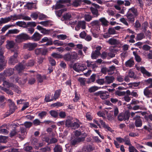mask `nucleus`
<instances>
[{
  "mask_svg": "<svg viewBox=\"0 0 152 152\" xmlns=\"http://www.w3.org/2000/svg\"><path fill=\"white\" fill-rule=\"evenodd\" d=\"M14 72V69L10 68L4 71V73L6 76H10Z\"/></svg>",
  "mask_w": 152,
  "mask_h": 152,
  "instance_id": "obj_32",
  "label": "nucleus"
},
{
  "mask_svg": "<svg viewBox=\"0 0 152 152\" xmlns=\"http://www.w3.org/2000/svg\"><path fill=\"white\" fill-rule=\"evenodd\" d=\"M0 89L4 91L6 93L10 95H12L13 94V92L9 89H7L6 88L0 86Z\"/></svg>",
  "mask_w": 152,
  "mask_h": 152,
  "instance_id": "obj_35",
  "label": "nucleus"
},
{
  "mask_svg": "<svg viewBox=\"0 0 152 152\" xmlns=\"http://www.w3.org/2000/svg\"><path fill=\"white\" fill-rule=\"evenodd\" d=\"M98 88L96 86H93L90 88L88 89V91L90 93L94 92L97 90Z\"/></svg>",
  "mask_w": 152,
  "mask_h": 152,
  "instance_id": "obj_53",
  "label": "nucleus"
},
{
  "mask_svg": "<svg viewBox=\"0 0 152 152\" xmlns=\"http://www.w3.org/2000/svg\"><path fill=\"white\" fill-rule=\"evenodd\" d=\"M94 123L97 124L99 128H101V125L104 129H107L108 131L111 132L112 129L108 126L106 124L105 122H104L101 119H99L98 120L94 119L93 120Z\"/></svg>",
  "mask_w": 152,
  "mask_h": 152,
  "instance_id": "obj_2",
  "label": "nucleus"
},
{
  "mask_svg": "<svg viewBox=\"0 0 152 152\" xmlns=\"http://www.w3.org/2000/svg\"><path fill=\"white\" fill-rule=\"evenodd\" d=\"M84 17L86 21L89 22L92 20L94 17L89 14H86L84 15Z\"/></svg>",
  "mask_w": 152,
  "mask_h": 152,
  "instance_id": "obj_31",
  "label": "nucleus"
},
{
  "mask_svg": "<svg viewBox=\"0 0 152 152\" xmlns=\"http://www.w3.org/2000/svg\"><path fill=\"white\" fill-rule=\"evenodd\" d=\"M83 151L85 152H89L91 151V147L90 145H86L83 147Z\"/></svg>",
  "mask_w": 152,
  "mask_h": 152,
  "instance_id": "obj_49",
  "label": "nucleus"
},
{
  "mask_svg": "<svg viewBox=\"0 0 152 152\" xmlns=\"http://www.w3.org/2000/svg\"><path fill=\"white\" fill-rule=\"evenodd\" d=\"M70 59L71 61H75L78 58V55L76 52L74 51L70 53Z\"/></svg>",
  "mask_w": 152,
  "mask_h": 152,
  "instance_id": "obj_24",
  "label": "nucleus"
},
{
  "mask_svg": "<svg viewBox=\"0 0 152 152\" xmlns=\"http://www.w3.org/2000/svg\"><path fill=\"white\" fill-rule=\"evenodd\" d=\"M7 44L6 45V48L8 49H12L15 50H12V51L14 52H16L17 49L18 48L16 46L15 42L13 40H7L6 42Z\"/></svg>",
  "mask_w": 152,
  "mask_h": 152,
  "instance_id": "obj_4",
  "label": "nucleus"
},
{
  "mask_svg": "<svg viewBox=\"0 0 152 152\" xmlns=\"http://www.w3.org/2000/svg\"><path fill=\"white\" fill-rule=\"evenodd\" d=\"M42 37V35L37 32H35L31 37V39L34 41L37 42L39 41Z\"/></svg>",
  "mask_w": 152,
  "mask_h": 152,
  "instance_id": "obj_12",
  "label": "nucleus"
},
{
  "mask_svg": "<svg viewBox=\"0 0 152 152\" xmlns=\"http://www.w3.org/2000/svg\"><path fill=\"white\" fill-rule=\"evenodd\" d=\"M16 25L21 27H26V22L24 21H18L16 23Z\"/></svg>",
  "mask_w": 152,
  "mask_h": 152,
  "instance_id": "obj_48",
  "label": "nucleus"
},
{
  "mask_svg": "<svg viewBox=\"0 0 152 152\" xmlns=\"http://www.w3.org/2000/svg\"><path fill=\"white\" fill-rule=\"evenodd\" d=\"M133 54L134 56L136 61L139 62H140L141 60V58L140 56L137 55L136 53L134 51L133 52Z\"/></svg>",
  "mask_w": 152,
  "mask_h": 152,
  "instance_id": "obj_52",
  "label": "nucleus"
},
{
  "mask_svg": "<svg viewBox=\"0 0 152 152\" xmlns=\"http://www.w3.org/2000/svg\"><path fill=\"white\" fill-rule=\"evenodd\" d=\"M81 123L80 122L79 120L77 119H76V121L72 123L71 126V128L72 129H75L78 128Z\"/></svg>",
  "mask_w": 152,
  "mask_h": 152,
  "instance_id": "obj_19",
  "label": "nucleus"
},
{
  "mask_svg": "<svg viewBox=\"0 0 152 152\" xmlns=\"http://www.w3.org/2000/svg\"><path fill=\"white\" fill-rule=\"evenodd\" d=\"M134 61L131 59L127 61L125 63V66L126 67H131L134 65Z\"/></svg>",
  "mask_w": 152,
  "mask_h": 152,
  "instance_id": "obj_28",
  "label": "nucleus"
},
{
  "mask_svg": "<svg viewBox=\"0 0 152 152\" xmlns=\"http://www.w3.org/2000/svg\"><path fill=\"white\" fill-rule=\"evenodd\" d=\"M16 93L19 94L21 92V91L20 88L17 86L13 85V86L11 88Z\"/></svg>",
  "mask_w": 152,
  "mask_h": 152,
  "instance_id": "obj_38",
  "label": "nucleus"
},
{
  "mask_svg": "<svg viewBox=\"0 0 152 152\" xmlns=\"http://www.w3.org/2000/svg\"><path fill=\"white\" fill-rule=\"evenodd\" d=\"M86 117L87 120L88 121H91L93 118L90 112H87L86 113Z\"/></svg>",
  "mask_w": 152,
  "mask_h": 152,
  "instance_id": "obj_57",
  "label": "nucleus"
},
{
  "mask_svg": "<svg viewBox=\"0 0 152 152\" xmlns=\"http://www.w3.org/2000/svg\"><path fill=\"white\" fill-rule=\"evenodd\" d=\"M107 42L111 45H116L119 43V42L116 39L111 38L109 39Z\"/></svg>",
  "mask_w": 152,
  "mask_h": 152,
  "instance_id": "obj_20",
  "label": "nucleus"
},
{
  "mask_svg": "<svg viewBox=\"0 0 152 152\" xmlns=\"http://www.w3.org/2000/svg\"><path fill=\"white\" fill-rule=\"evenodd\" d=\"M14 84L12 83H10L6 81H3L2 85L3 87L9 88H12Z\"/></svg>",
  "mask_w": 152,
  "mask_h": 152,
  "instance_id": "obj_33",
  "label": "nucleus"
},
{
  "mask_svg": "<svg viewBox=\"0 0 152 152\" xmlns=\"http://www.w3.org/2000/svg\"><path fill=\"white\" fill-rule=\"evenodd\" d=\"M130 114L129 112H126L125 113H120L118 115V120L121 121L124 120H128Z\"/></svg>",
  "mask_w": 152,
  "mask_h": 152,
  "instance_id": "obj_6",
  "label": "nucleus"
},
{
  "mask_svg": "<svg viewBox=\"0 0 152 152\" xmlns=\"http://www.w3.org/2000/svg\"><path fill=\"white\" fill-rule=\"evenodd\" d=\"M54 152H62V148L61 146L57 145L54 148Z\"/></svg>",
  "mask_w": 152,
  "mask_h": 152,
  "instance_id": "obj_54",
  "label": "nucleus"
},
{
  "mask_svg": "<svg viewBox=\"0 0 152 152\" xmlns=\"http://www.w3.org/2000/svg\"><path fill=\"white\" fill-rule=\"evenodd\" d=\"M26 7L29 9H31L32 8L37 9L36 5L33 3L28 2L26 4Z\"/></svg>",
  "mask_w": 152,
  "mask_h": 152,
  "instance_id": "obj_37",
  "label": "nucleus"
},
{
  "mask_svg": "<svg viewBox=\"0 0 152 152\" xmlns=\"http://www.w3.org/2000/svg\"><path fill=\"white\" fill-rule=\"evenodd\" d=\"M108 32L110 34H115L116 31L113 28L110 27L108 28Z\"/></svg>",
  "mask_w": 152,
  "mask_h": 152,
  "instance_id": "obj_62",
  "label": "nucleus"
},
{
  "mask_svg": "<svg viewBox=\"0 0 152 152\" xmlns=\"http://www.w3.org/2000/svg\"><path fill=\"white\" fill-rule=\"evenodd\" d=\"M148 26V23L145 22L142 25V29L144 31H145L147 30Z\"/></svg>",
  "mask_w": 152,
  "mask_h": 152,
  "instance_id": "obj_60",
  "label": "nucleus"
},
{
  "mask_svg": "<svg viewBox=\"0 0 152 152\" xmlns=\"http://www.w3.org/2000/svg\"><path fill=\"white\" fill-rule=\"evenodd\" d=\"M53 43L55 45H57L58 46L64 45L65 44V43H64L63 41H60L57 40L54 41Z\"/></svg>",
  "mask_w": 152,
  "mask_h": 152,
  "instance_id": "obj_42",
  "label": "nucleus"
},
{
  "mask_svg": "<svg viewBox=\"0 0 152 152\" xmlns=\"http://www.w3.org/2000/svg\"><path fill=\"white\" fill-rule=\"evenodd\" d=\"M37 28L40 31L41 33L44 34H48L49 31L46 30L45 28H42L40 26H37Z\"/></svg>",
  "mask_w": 152,
  "mask_h": 152,
  "instance_id": "obj_30",
  "label": "nucleus"
},
{
  "mask_svg": "<svg viewBox=\"0 0 152 152\" xmlns=\"http://www.w3.org/2000/svg\"><path fill=\"white\" fill-rule=\"evenodd\" d=\"M86 63L87 64V66L91 68L94 69L95 67H97V66L95 64L93 63V62H92L88 60L87 61Z\"/></svg>",
  "mask_w": 152,
  "mask_h": 152,
  "instance_id": "obj_29",
  "label": "nucleus"
},
{
  "mask_svg": "<svg viewBox=\"0 0 152 152\" xmlns=\"http://www.w3.org/2000/svg\"><path fill=\"white\" fill-rule=\"evenodd\" d=\"M51 95L50 93L46 95L45 99V100L46 102H50L53 100V98L52 96L51 98H50Z\"/></svg>",
  "mask_w": 152,
  "mask_h": 152,
  "instance_id": "obj_41",
  "label": "nucleus"
},
{
  "mask_svg": "<svg viewBox=\"0 0 152 152\" xmlns=\"http://www.w3.org/2000/svg\"><path fill=\"white\" fill-rule=\"evenodd\" d=\"M49 112L51 116L54 118H56L58 116V113L56 110H51Z\"/></svg>",
  "mask_w": 152,
  "mask_h": 152,
  "instance_id": "obj_43",
  "label": "nucleus"
},
{
  "mask_svg": "<svg viewBox=\"0 0 152 152\" xmlns=\"http://www.w3.org/2000/svg\"><path fill=\"white\" fill-rule=\"evenodd\" d=\"M85 138L84 137H81L75 138V139L71 141V144L72 145H75L78 142L83 141Z\"/></svg>",
  "mask_w": 152,
  "mask_h": 152,
  "instance_id": "obj_13",
  "label": "nucleus"
},
{
  "mask_svg": "<svg viewBox=\"0 0 152 152\" xmlns=\"http://www.w3.org/2000/svg\"><path fill=\"white\" fill-rule=\"evenodd\" d=\"M8 102H9L10 104H9L10 109H12V112H11V114L12 113L14 112L15 109L16 107L14 103L12 101L9 99L8 100Z\"/></svg>",
  "mask_w": 152,
  "mask_h": 152,
  "instance_id": "obj_39",
  "label": "nucleus"
},
{
  "mask_svg": "<svg viewBox=\"0 0 152 152\" xmlns=\"http://www.w3.org/2000/svg\"><path fill=\"white\" fill-rule=\"evenodd\" d=\"M52 22L51 21L47 20L40 22L39 23L44 26L47 27L51 26L52 25Z\"/></svg>",
  "mask_w": 152,
  "mask_h": 152,
  "instance_id": "obj_27",
  "label": "nucleus"
},
{
  "mask_svg": "<svg viewBox=\"0 0 152 152\" xmlns=\"http://www.w3.org/2000/svg\"><path fill=\"white\" fill-rule=\"evenodd\" d=\"M26 65L22 64V62L20 63L15 67L16 69L19 72H20L23 69L26 67Z\"/></svg>",
  "mask_w": 152,
  "mask_h": 152,
  "instance_id": "obj_21",
  "label": "nucleus"
},
{
  "mask_svg": "<svg viewBox=\"0 0 152 152\" xmlns=\"http://www.w3.org/2000/svg\"><path fill=\"white\" fill-rule=\"evenodd\" d=\"M90 10L93 15V17H97L99 15L98 11L97 9L91 7L90 8Z\"/></svg>",
  "mask_w": 152,
  "mask_h": 152,
  "instance_id": "obj_22",
  "label": "nucleus"
},
{
  "mask_svg": "<svg viewBox=\"0 0 152 152\" xmlns=\"http://www.w3.org/2000/svg\"><path fill=\"white\" fill-rule=\"evenodd\" d=\"M109 94L106 91H101L100 98L102 100L108 98Z\"/></svg>",
  "mask_w": 152,
  "mask_h": 152,
  "instance_id": "obj_18",
  "label": "nucleus"
},
{
  "mask_svg": "<svg viewBox=\"0 0 152 152\" xmlns=\"http://www.w3.org/2000/svg\"><path fill=\"white\" fill-rule=\"evenodd\" d=\"M81 2V0H75L73 3V5L77 7L80 4Z\"/></svg>",
  "mask_w": 152,
  "mask_h": 152,
  "instance_id": "obj_63",
  "label": "nucleus"
},
{
  "mask_svg": "<svg viewBox=\"0 0 152 152\" xmlns=\"http://www.w3.org/2000/svg\"><path fill=\"white\" fill-rule=\"evenodd\" d=\"M20 19H23L26 20H31L30 17L23 15H20Z\"/></svg>",
  "mask_w": 152,
  "mask_h": 152,
  "instance_id": "obj_55",
  "label": "nucleus"
},
{
  "mask_svg": "<svg viewBox=\"0 0 152 152\" xmlns=\"http://www.w3.org/2000/svg\"><path fill=\"white\" fill-rule=\"evenodd\" d=\"M20 31L18 29H15L10 30L8 31L7 33L6 34V35H7L9 34H16L18 33Z\"/></svg>",
  "mask_w": 152,
  "mask_h": 152,
  "instance_id": "obj_46",
  "label": "nucleus"
},
{
  "mask_svg": "<svg viewBox=\"0 0 152 152\" xmlns=\"http://www.w3.org/2000/svg\"><path fill=\"white\" fill-rule=\"evenodd\" d=\"M139 70H140L141 72L143 74L144 76H146L149 77L152 75L151 73L147 71L143 67H141L139 69Z\"/></svg>",
  "mask_w": 152,
  "mask_h": 152,
  "instance_id": "obj_15",
  "label": "nucleus"
},
{
  "mask_svg": "<svg viewBox=\"0 0 152 152\" xmlns=\"http://www.w3.org/2000/svg\"><path fill=\"white\" fill-rule=\"evenodd\" d=\"M99 21L101 22L103 26H107L108 25V21L104 18H102L99 19Z\"/></svg>",
  "mask_w": 152,
  "mask_h": 152,
  "instance_id": "obj_40",
  "label": "nucleus"
},
{
  "mask_svg": "<svg viewBox=\"0 0 152 152\" xmlns=\"http://www.w3.org/2000/svg\"><path fill=\"white\" fill-rule=\"evenodd\" d=\"M86 28V22L84 20L79 21L75 27V30H79L80 28L84 29Z\"/></svg>",
  "mask_w": 152,
  "mask_h": 152,
  "instance_id": "obj_8",
  "label": "nucleus"
},
{
  "mask_svg": "<svg viewBox=\"0 0 152 152\" xmlns=\"http://www.w3.org/2000/svg\"><path fill=\"white\" fill-rule=\"evenodd\" d=\"M105 79V83L110 84L113 82L114 77L113 76H106Z\"/></svg>",
  "mask_w": 152,
  "mask_h": 152,
  "instance_id": "obj_25",
  "label": "nucleus"
},
{
  "mask_svg": "<svg viewBox=\"0 0 152 152\" xmlns=\"http://www.w3.org/2000/svg\"><path fill=\"white\" fill-rule=\"evenodd\" d=\"M18 53L15 51L14 55L11 56L9 61V63L11 64L14 65L15 63L17 62V57L18 56Z\"/></svg>",
  "mask_w": 152,
  "mask_h": 152,
  "instance_id": "obj_10",
  "label": "nucleus"
},
{
  "mask_svg": "<svg viewBox=\"0 0 152 152\" xmlns=\"http://www.w3.org/2000/svg\"><path fill=\"white\" fill-rule=\"evenodd\" d=\"M65 2V1L64 0H60L57 1L55 9L57 10L64 8V4Z\"/></svg>",
  "mask_w": 152,
  "mask_h": 152,
  "instance_id": "obj_14",
  "label": "nucleus"
},
{
  "mask_svg": "<svg viewBox=\"0 0 152 152\" xmlns=\"http://www.w3.org/2000/svg\"><path fill=\"white\" fill-rule=\"evenodd\" d=\"M61 91L60 89H58L56 90L55 92L54 96H53V100H56L59 98L61 92Z\"/></svg>",
  "mask_w": 152,
  "mask_h": 152,
  "instance_id": "obj_26",
  "label": "nucleus"
},
{
  "mask_svg": "<svg viewBox=\"0 0 152 152\" xmlns=\"http://www.w3.org/2000/svg\"><path fill=\"white\" fill-rule=\"evenodd\" d=\"M26 134V129L23 127H21L20 128V132L18 133V136L20 138L23 139L24 138Z\"/></svg>",
  "mask_w": 152,
  "mask_h": 152,
  "instance_id": "obj_11",
  "label": "nucleus"
},
{
  "mask_svg": "<svg viewBox=\"0 0 152 152\" xmlns=\"http://www.w3.org/2000/svg\"><path fill=\"white\" fill-rule=\"evenodd\" d=\"M62 58H63L66 61H71L70 53L65 54L63 56Z\"/></svg>",
  "mask_w": 152,
  "mask_h": 152,
  "instance_id": "obj_44",
  "label": "nucleus"
},
{
  "mask_svg": "<svg viewBox=\"0 0 152 152\" xmlns=\"http://www.w3.org/2000/svg\"><path fill=\"white\" fill-rule=\"evenodd\" d=\"M38 16V12H34L31 13V17L34 20L37 19Z\"/></svg>",
  "mask_w": 152,
  "mask_h": 152,
  "instance_id": "obj_59",
  "label": "nucleus"
},
{
  "mask_svg": "<svg viewBox=\"0 0 152 152\" xmlns=\"http://www.w3.org/2000/svg\"><path fill=\"white\" fill-rule=\"evenodd\" d=\"M72 15L71 13H67L64 14L62 18L63 19V20H71Z\"/></svg>",
  "mask_w": 152,
  "mask_h": 152,
  "instance_id": "obj_36",
  "label": "nucleus"
},
{
  "mask_svg": "<svg viewBox=\"0 0 152 152\" xmlns=\"http://www.w3.org/2000/svg\"><path fill=\"white\" fill-rule=\"evenodd\" d=\"M96 82L100 85H102L105 83V81L104 79H100L97 80Z\"/></svg>",
  "mask_w": 152,
  "mask_h": 152,
  "instance_id": "obj_64",
  "label": "nucleus"
},
{
  "mask_svg": "<svg viewBox=\"0 0 152 152\" xmlns=\"http://www.w3.org/2000/svg\"><path fill=\"white\" fill-rule=\"evenodd\" d=\"M73 69L76 72H82L86 69L87 68L84 64L79 63L74 64L73 66Z\"/></svg>",
  "mask_w": 152,
  "mask_h": 152,
  "instance_id": "obj_3",
  "label": "nucleus"
},
{
  "mask_svg": "<svg viewBox=\"0 0 152 152\" xmlns=\"http://www.w3.org/2000/svg\"><path fill=\"white\" fill-rule=\"evenodd\" d=\"M128 75L129 77L132 78H134L135 77V75L134 72L132 70H130L128 72Z\"/></svg>",
  "mask_w": 152,
  "mask_h": 152,
  "instance_id": "obj_61",
  "label": "nucleus"
},
{
  "mask_svg": "<svg viewBox=\"0 0 152 152\" xmlns=\"http://www.w3.org/2000/svg\"><path fill=\"white\" fill-rule=\"evenodd\" d=\"M126 16L128 20L132 23L134 22L135 20V17H136L133 15V14H131L128 12H127Z\"/></svg>",
  "mask_w": 152,
  "mask_h": 152,
  "instance_id": "obj_17",
  "label": "nucleus"
},
{
  "mask_svg": "<svg viewBox=\"0 0 152 152\" xmlns=\"http://www.w3.org/2000/svg\"><path fill=\"white\" fill-rule=\"evenodd\" d=\"M35 53L37 55H46L48 52V50L47 48H45L42 49L38 48L36 49L34 51Z\"/></svg>",
  "mask_w": 152,
  "mask_h": 152,
  "instance_id": "obj_7",
  "label": "nucleus"
},
{
  "mask_svg": "<svg viewBox=\"0 0 152 152\" xmlns=\"http://www.w3.org/2000/svg\"><path fill=\"white\" fill-rule=\"evenodd\" d=\"M66 9H61L58 11H57L56 12V14L59 17H60L62 13L66 10Z\"/></svg>",
  "mask_w": 152,
  "mask_h": 152,
  "instance_id": "obj_58",
  "label": "nucleus"
},
{
  "mask_svg": "<svg viewBox=\"0 0 152 152\" xmlns=\"http://www.w3.org/2000/svg\"><path fill=\"white\" fill-rule=\"evenodd\" d=\"M56 37L58 39L62 40H65L68 38L67 36L64 34L58 35H57Z\"/></svg>",
  "mask_w": 152,
  "mask_h": 152,
  "instance_id": "obj_47",
  "label": "nucleus"
},
{
  "mask_svg": "<svg viewBox=\"0 0 152 152\" xmlns=\"http://www.w3.org/2000/svg\"><path fill=\"white\" fill-rule=\"evenodd\" d=\"M90 25L92 26H99V23L98 20H94L90 23Z\"/></svg>",
  "mask_w": 152,
  "mask_h": 152,
  "instance_id": "obj_50",
  "label": "nucleus"
},
{
  "mask_svg": "<svg viewBox=\"0 0 152 152\" xmlns=\"http://www.w3.org/2000/svg\"><path fill=\"white\" fill-rule=\"evenodd\" d=\"M9 17L10 18V21L12 20H15L18 19H20V15H10Z\"/></svg>",
  "mask_w": 152,
  "mask_h": 152,
  "instance_id": "obj_45",
  "label": "nucleus"
},
{
  "mask_svg": "<svg viewBox=\"0 0 152 152\" xmlns=\"http://www.w3.org/2000/svg\"><path fill=\"white\" fill-rule=\"evenodd\" d=\"M152 90L148 89L146 87L143 91V93L145 96L148 98L151 97V96Z\"/></svg>",
  "mask_w": 152,
  "mask_h": 152,
  "instance_id": "obj_16",
  "label": "nucleus"
},
{
  "mask_svg": "<svg viewBox=\"0 0 152 152\" xmlns=\"http://www.w3.org/2000/svg\"><path fill=\"white\" fill-rule=\"evenodd\" d=\"M29 39H31L30 37L27 34L23 33L16 36L15 40L16 42L20 43Z\"/></svg>",
  "mask_w": 152,
  "mask_h": 152,
  "instance_id": "obj_1",
  "label": "nucleus"
},
{
  "mask_svg": "<svg viewBox=\"0 0 152 152\" xmlns=\"http://www.w3.org/2000/svg\"><path fill=\"white\" fill-rule=\"evenodd\" d=\"M10 18L9 17H6L4 18H1L0 19L3 24L7 23L10 21Z\"/></svg>",
  "mask_w": 152,
  "mask_h": 152,
  "instance_id": "obj_56",
  "label": "nucleus"
},
{
  "mask_svg": "<svg viewBox=\"0 0 152 152\" xmlns=\"http://www.w3.org/2000/svg\"><path fill=\"white\" fill-rule=\"evenodd\" d=\"M133 119L135 120V124L136 127H140L142 125V122L140 116L136 115Z\"/></svg>",
  "mask_w": 152,
  "mask_h": 152,
  "instance_id": "obj_9",
  "label": "nucleus"
},
{
  "mask_svg": "<svg viewBox=\"0 0 152 152\" xmlns=\"http://www.w3.org/2000/svg\"><path fill=\"white\" fill-rule=\"evenodd\" d=\"M37 44L36 43L29 42L25 43L23 45V48L25 49H27L29 51L33 50L37 46Z\"/></svg>",
  "mask_w": 152,
  "mask_h": 152,
  "instance_id": "obj_5",
  "label": "nucleus"
},
{
  "mask_svg": "<svg viewBox=\"0 0 152 152\" xmlns=\"http://www.w3.org/2000/svg\"><path fill=\"white\" fill-rule=\"evenodd\" d=\"M13 78L15 79V81L16 82L20 84H23L26 82V80H24L22 81H21L20 80H19V78L17 77V76L15 75L13 77Z\"/></svg>",
  "mask_w": 152,
  "mask_h": 152,
  "instance_id": "obj_51",
  "label": "nucleus"
},
{
  "mask_svg": "<svg viewBox=\"0 0 152 152\" xmlns=\"http://www.w3.org/2000/svg\"><path fill=\"white\" fill-rule=\"evenodd\" d=\"M101 55L100 52H96L93 51L91 54V58L92 59H95Z\"/></svg>",
  "mask_w": 152,
  "mask_h": 152,
  "instance_id": "obj_34",
  "label": "nucleus"
},
{
  "mask_svg": "<svg viewBox=\"0 0 152 152\" xmlns=\"http://www.w3.org/2000/svg\"><path fill=\"white\" fill-rule=\"evenodd\" d=\"M127 12L133 14V15L136 17L138 15L137 9L133 7L129 9Z\"/></svg>",
  "mask_w": 152,
  "mask_h": 152,
  "instance_id": "obj_23",
  "label": "nucleus"
}]
</instances>
